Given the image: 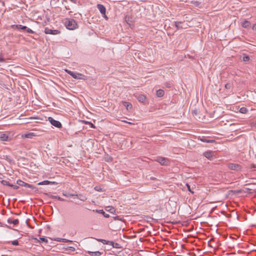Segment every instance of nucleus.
Here are the masks:
<instances>
[{
  "instance_id": "obj_39",
  "label": "nucleus",
  "mask_w": 256,
  "mask_h": 256,
  "mask_svg": "<svg viewBox=\"0 0 256 256\" xmlns=\"http://www.w3.org/2000/svg\"><path fill=\"white\" fill-rule=\"evenodd\" d=\"M12 224H14V225H16L18 224L19 221L18 219H16L14 220H12Z\"/></svg>"
},
{
  "instance_id": "obj_13",
  "label": "nucleus",
  "mask_w": 256,
  "mask_h": 256,
  "mask_svg": "<svg viewBox=\"0 0 256 256\" xmlns=\"http://www.w3.org/2000/svg\"><path fill=\"white\" fill-rule=\"evenodd\" d=\"M0 140L2 141H8L10 138L7 134H2L0 136Z\"/></svg>"
},
{
  "instance_id": "obj_51",
  "label": "nucleus",
  "mask_w": 256,
  "mask_h": 256,
  "mask_svg": "<svg viewBox=\"0 0 256 256\" xmlns=\"http://www.w3.org/2000/svg\"><path fill=\"white\" fill-rule=\"evenodd\" d=\"M192 2L196 6H198L199 4V2L197 1L196 2Z\"/></svg>"
},
{
  "instance_id": "obj_16",
  "label": "nucleus",
  "mask_w": 256,
  "mask_h": 256,
  "mask_svg": "<svg viewBox=\"0 0 256 256\" xmlns=\"http://www.w3.org/2000/svg\"><path fill=\"white\" fill-rule=\"evenodd\" d=\"M70 196H76L78 198H79L80 200L82 201H84L86 200V196H83L82 194H70Z\"/></svg>"
},
{
  "instance_id": "obj_9",
  "label": "nucleus",
  "mask_w": 256,
  "mask_h": 256,
  "mask_svg": "<svg viewBox=\"0 0 256 256\" xmlns=\"http://www.w3.org/2000/svg\"><path fill=\"white\" fill-rule=\"evenodd\" d=\"M204 156L209 160H211V158L214 156L213 152L210 150H208L204 153Z\"/></svg>"
},
{
  "instance_id": "obj_21",
  "label": "nucleus",
  "mask_w": 256,
  "mask_h": 256,
  "mask_svg": "<svg viewBox=\"0 0 256 256\" xmlns=\"http://www.w3.org/2000/svg\"><path fill=\"white\" fill-rule=\"evenodd\" d=\"M55 240H56L58 242H72V240L66 239V238H57L56 239H54Z\"/></svg>"
},
{
  "instance_id": "obj_29",
  "label": "nucleus",
  "mask_w": 256,
  "mask_h": 256,
  "mask_svg": "<svg viewBox=\"0 0 256 256\" xmlns=\"http://www.w3.org/2000/svg\"><path fill=\"white\" fill-rule=\"evenodd\" d=\"M0 182L4 186H10V184H11L5 180H2L0 181Z\"/></svg>"
},
{
  "instance_id": "obj_45",
  "label": "nucleus",
  "mask_w": 256,
  "mask_h": 256,
  "mask_svg": "<svg viewBox=\"0 0 256 256\" xmlns=\"http://www.w3.org/2000/svg\"><path fill=\"white\" fill-rule=\"evenodd\" d=\"M5 60L2 58V54H0V62H4Z\"/></svg>"
},
{
  "instance_id": "obj_23",
  "label": "nucleus",
  "mask_w": 256,
  "mask_h": 256,
  "mask_svg": "<svg viewBox=\"0 0 256 256\" xmlns=\"http://www.w3.org/2000/svg\"><path fill=\"white\" fill-rule=\"evenodd\" d=\"M60 32L58 30H50L49 29V34H60Z\"/></svg>"
},
{
  "instance_id": "obj_57",
  "label": "nucleus",
  "mask_w": 256,
  "mask_h": 256,
  "mask_svg": "<svg viewBox=\"0 0 256 256\" xmlns=\"http://www.w3.org/2000/svg\"><path fill=\"white\" fill-rule=\"evenodd\" d=\"M16 215H19L20 214H16Z\"/></svg>"
},
{
  "instance_id": "obj_31",
  "label": "nucleus",
  "mask_w": 256,
  "mask_h": 256,
  "mask_svg": "<svg viewBox=\"0 0 256 256\" xmlns=\"http://www.w3.org/2000/svg\"><path fill=\"white\" fill-rule=\"evenodd\" d=\"M198 111L197 109H195L192 110V114L194 116H197Z\"/></svg>"
},
{
  "instance_id": "obj_52",
  "label": "nucleus",
  "mask_w": 256,
  "mask_h": 256,
  "mask_svg": "<svg viewBox=\"0 0 256 256\" xmlns=\"http://www.w3.org/2000/svg\"><path fill=\"white\" fill-rule=\"evenodd\" d=\"M44 32L46 34H48V28H46L44 29Z\"/></svg>"
},
{
  "instance_id": "obj_46",
  "label": "nucleus",
  "mask_w": 256,
  "mask_h": 256,
  "mask_svg": "<svg viewBox=\"0 0 256 256\" xmlns=\"http://www.w3.org/2000/svg\"><path fill=\"white\" fill-rule=\"evenodd\" d=\"M252 126L254 128H256V120L252 122Z\"/></svg>"
},
{
  "instance_id": "obj_30",
  "label": "nucleus",
  "mask_w": 256,
  "mask_h": 256,
  "mask_svg": "<svg viewBox=\"0 0 256 256\" xmlns=\"http://www.w3.org/2000/svg\"><path fill=\"white\" fill-rule=\"evenodd\" d=\"M250 60L249 56L244 54L242 57V60L245 62H247Z\"/></svg>"
},
{
  "instance_id": "obj_59",
  "label": "nucleus",
  "mask_w": 256,
  "mask_h": 256,
  "mask_svg": "<svg viewBox=\"0 0 256 256\" xmlns=\"http://www.w3.org/2000/svg\"><path fill=\"white\" fill-rule=\"evenodd\" d=\"M1 224V222H0V224Z\"/></svg>"
},
{
  "instance_id": "obj_26",
  "label": "nucleus",
  "mask_w": 256,
  "mask_h": 256,
  "mask_svg": "<svg viewBox=\"0 0 256 256\" xmlns=\"http://www.w3.org/2000/svg\"><path fill=\"white\" fill-rule=\"evenodd\" d=\"M98 212L100 214H102L103 216H104V217H105V218H107L109 217V214H106L102 210H99L98 211Z\"/></svg>"
},
{
  "instance_id": "obj_7",
  "label": "nucleus",
  "mask_w": 256,
  "mask_h": 256,
  "mask_svg": "<svg viewBox=\"0 0 256 256\" xmlns=\"http://www.w3.org/2000/svg\"><path fill=\"white\" fill-rule=\"evenodd\" d=\"M96 7L102 15H105L106 9L104 5L102 4H98Z\"/></svg>"
},
{
  "instance_id": "obj_42",
  "label": "nucleus",
  "mask_w": 256,
  "mask_h": 256,
  "mask_svg": "<svg viewBox=\"0 0 256 256\" xmlns=\"http://www.w3.org/2000/svg\"><path fill=\"white\" fill-rule=\"evenodd\" d=\"M232 87V85L230 83H227L225 84V88L227 89H230Z\"/></svg>"
},
{
  "instance_id": "obj_3",
  "label": "nucleus",
  "mask_w": 256,
  "mask_h": 256,
  "mask_svg": "<svg viewBox=\"0 0 256 256\" xmlns=\"http://www.w3.org/2000/svg\"><path fill=\"white\" fill-rule=\"evenodd\" d=\"M228 167L230 170H234L236 171L240 170L242 168V166L240 164L234 163L228 164Z\"/></svg>"
},
{
  "instance_id": "obj_32",
  "label": "nucleus",
  "mask_w": 256,
  "mask_h": 256,
  "mask_svg": "<svg viewBox=\"0 0 256 256\" xmlns=\"http://www.w3.org/2000/svg\"><path fill=\"white\" fill-rule=\"evenodd\" d=\"M40 239L42 242H44L46 243L48 242V240L45 236L40 237Z\"/></svg>"
},
{
  "instance_id": "obj_36",
  "label": "nucleus",
  "mask_w": 256,
  "mask_h": 256,
  "mask_svg": "<svg viewBox=\"0 0 256 256\" xmlns=\"http://www.w3.org/2000/svg\"><path fill=\"white\" fill-rule=\"evenodd\" d=\"M11 244L14 246H18V240H14L13 241H12Z\"/></svg>"
},
{
  "instance_id": "obj_5",
  "label": "nucleus",
  "mask_w": 256,
  "mask_h": 256,
  "mask_svg": "<svg viewBox=\"0 0 256 256\" xmlns=\"http://www.w3.org/2000/svg\"><path fill=\"white\" fill-rule=\"evenodd\" d=\"M174 26L176 27L177 30L182 28H186L188 26V24H184V22L179 21L174 22Z\"/></svg>"
},
{
  "instance_id": "obj_48",
  "label": "nucleus",
  "mask_w": 256,
  "mask_h": 256,
  "mask_svg": "<svg viewBox=\"0 0 256 256\" xmlns=\"http://www.w3.org/2000/svg\"><path fill=\"white\" fill-rule=\"evenodd\" d=\"M252 30L256 31V24H254L252 26Z\"/></svg>"
},
{
  "instance_id": "obj_17",
  "label": "nucleus",
  "mask_w": 256,
  "mask_h": 256,
  "mask_svg": "<svg viewBox=\"0 0 256 256\" xmlns=\"http://www.w3.org/2000/svg\"><path fill=\"white\" fill-rule=\"evenodd\" d=\"M164 90L161 89H159L156 91V96L160 98L164 96Z\"/></svg>"
},
{
  "instance_id": "obj_55",
  "label": "nucleus",
  "mask_w": 256,
  "mask_h": 256,
  "mask_svg": "<svg viewBox=\"0 0 256 256\" xmlns=\"http://www.w3.org/2000/svg\"><path fill=\"white\" fill-rule=\"evenodd\" d=\"M103 17L106 20L108 19V18L107 17L106 14L105 15H103Z\"/></svg>"
},
{
  "instance_id": "obj_41",
  "label": "nucleus",
  "mask_w": 256,
  "mask_h": 256,
  "mask_svg": "<svg viewBox=\"0 0 256 256\" xmlns=\"http://www.w3.org/2000/svg\"><path fill=\"white\" fill-rule=\"evenodd\" d=\"M38 184H48V180H46L41 182H39Z\"/></svg>"
},
{
  "instance_id": "obj_54",
  "label": "nucleus",
  "mask_w": 256,
  "mask_h": 256,
  "mask_svg": "<svg viewBox=\"0 0 256 256\" xmlns=\"http://www.w3.org/2000/svg\"><path fill=\"white\" fill-rule=\"evenodd\" d=\"M123 122H124L128 123V124H133L132 123V122H127V121H125V120H124V121H123Z\"/></svg>"
},
{
  "instance_id": "obj_40",
  "label": "nucleus",
  "mask_w": 256,
  "mask_h": 256,
  "mask_svg": "<svg viewBox=\"0 0 256 256\" xmlns=\"http://www.w3.org/2000/svg\"><path fill=\"white\" fill-rule=\"evenodd\" d=\"M25 31H26L28 33L32 34L34 33V32L30 28L26 27V28L25 30Z\"/></svg>"
},
{
  "instance_id": "obj_44",
  "label": "nucleus",
  "mask_w": 256,
  "mask_h": 256,
  "mask_svg": "<svg viewBox=\"0 0 256 256\" xmlns=\"http://www.w3.org/2000/svg\"><path fill=\"white\" fill-rule=\"evenodd\" d=\"M126 22H127L128 24L129 25L130 24V17L129 16H126Z\"/></svg>"
},
{
  "instance_id": "obj_27",
  "label": "nucleus",
  "mask_w": 256,
  "mask_h": 256,
  "mask_svg": "<svg viewBox=\"0 0 256 256\" xmlns=\"http://www.w3.org/2000/svg\"><path fill=\"white\" fill-rule=\"evenodd\" d=\"M16 184L20 186H24L26 184V182L22 181V180H18L16 181Z\"/></svg>"
},
{
  "instance_id": "obj_15",
  "label": "nucleus",
  "mask_w": 256,
  "mask_h": 256,
  "mask_svg": "<svg viewBox=\"0 0 256 256\" xmlns=\"http://www.w3.org/2000/svg\"><path fill=\"white\" fill-rule=\"evenodd\" d=\"M123 105L126 107L128 110H131L132 108V104L127 102H122Z\"/></svg>"
},
{
  "instance_id": "obj_1",
  "label": "nucleus",
  "mask_w": 256,
  "mask_h": 256,
  "mask_svg": "<svg viewBox=\"0 0 256 256\" xmlns=\"http://www.w3.org/2000/svg\"><path fill=\"white\" fill-rule=\"evenodd\" d=\"M64 24L66 28L70 30H74L78 28V24L73 18L66 19Z\"/></svg>"
},
{
  "instance_id": "obj_33",
  "label": "nucleus",
  "mask_w": 256,
  "mask_h": 256,
  "mask_svg": "<svg viewBox=\"0 0 256 256\" xmlns=\"http://www.w3.org/2000/svg\"><path fill=\"white\" fill-rule=\"evenodd\" d=\"M110 245L112 246V247L114 248H120V244L118 243H115L114 242L113 244H110Z\"/></svg>"
},
{
  "instance_id": "obj_28",
  "label": "nucleus",
  "mask_w": 256,
  "mask_h": 256,
  "mask_svg": "<svg viewBox=\"0 0 256 256\" xmlns=\"http://www.w3.org/2000/svg\"><path fill=\"white\" fill-rule=\"evenodd\" d=\"M248 112V110L245 107H242L240 109V112L242 114H246Z\"/></svg>"
},
{
  "instance_id": "obj_56",
  "label": "nucleus",
  "mask_w": 256,
  "mask_h": 256,
  "mask_svg": "<svg viewBox=\"0 0 256 256\" xmlns=\"http://www.w3.org/2000/svg\"><path fill=\"white\" fill-rule=\"evenodd\" d=\"M98 188V187H97V186H96V187L94 188V189H95L96 190H98V191H100L99 188Z\"/></svg>"
},
{
  "instance_id": "obj_6",
  "label": "nucleus",
  "mask_w": 256,
  "mask_h": 256,
  "mask_svg": "<svg viewBox=\"0 0 256 256\" xmlns=\"http://www.w3.org/2000/svg\"><path fill=\"white\" fill-rule=\"evenodd\" d=\"M156 161L163 166H168L170 164L169 160L163 157H158L156 159Z\"/></svg>"
},
{
  "instance_id": "obj_4",
  "label": "nucleus",
  "mask_w": 256,
  "mask_h": 256,
  "mask_svg": "<svg viewBox=\"0 0 256 256\" xmlns=\"http://www.w3.org/2000/svg\"><path fill=\"white\" fill-rule=\"evenodd\" d=\"M49 122L50 124L58 128H62V124L61 122L58 120H54L52 118L49 116Z\"/></svg>"
},
{
  "instance_id": "obj_47",
  "label": "nucleus",
  "mask_w": 256,
  "mask_h": 256,
  "mask_svg": "<svg viewBox=\"0 0 256 256\" xmlns=\"http://www.w3.org/2000/svg\"><path fill=\"white\" fill-rule=\"evenodd\" d=\"M114 220H121V218H120V216H116L114 217Z\"/></svg>"
},
{
  "instance_id": "obj_38",
  "label": "nucleus",
  "mask_w": 256,
  "mask_h": 256,
  "mask_svg": "<svg viewBox=\"0 0 256 256\" xmlns=\"http://www.w3.org/2000/svg\"><path fill=\"white\" fill-rule=\"evenodd\" d=\"M86 124H89L91 128H95V126L91 122H86Z\"/></svg>"
},
{
  "instance_id": "obj_50",
  "label": "nucleus",
  "mask_w": 256,
  "mask_h": 256,
  "mask_svg": "<svg viewBox=\"0 0 256 256\" xmlns=\"http://www.w3.org/2000/svg\"><path fill=\"white\" fill-rule=\"evenodd\" d=\"M256 168V166L255 164H252L250 165V168Z\"/></svg>"
},
{
  "instance_id": "obj_24",
  "label": "nucleus",
  "mask_w": 256,
  "mask_h": 256,
  "mask_svg": "<svg viewBox=\"0 0 256 256\" xmlns=\"http://www.w3.org/2000/svg\"><path fill=\"white\" fill-rule=\"evenodd\" d=\"M24 187H27L32 188L34 190V192H35L38 190V189L34 187L33 185L30 184H29L26 183V184L24 186Z\"/></svg>"
},
{
  "instance_id": "obj_10",
  "label": "nucleus",
  "mask_w": 256,
  "mask_h": 256,
  "mask_svg": "<svg viewBox=\"0 0 256 256\" xmlns=\"http://www.w3.org/2000/svg\"><path fill=\"white\" fill-rule=\"evenodd\" d=\"M250 22L247 20H244L241 22L242 26L246 28H249L250 26Z\"/></svg>"
},
{
  "instance_id": "obj_2",
  "label": "nucleus",
  "mask_w": 256,
  "mask_h": 256,
  "mask_svg": "<svg viewBox=\"0 0 256 256\" xmlns=\"http://www.w3.org/2000/svg\"><path fill=\"white\" fill-rule=\"evenodd\" d=\"M66 72L68 74H70L74 78L84 79V78L83 77H84V76L82 74L73 72H72V71L68 70H66Z\"/></svg>"
},
{
  "instance_id": "obj_11",
  "label": "nucleus",
  "mask_w": 256,
  "mask_h": 256,
  "mask_svg": "<svg viewBox=\"0 0 256 256\" xmlns=\"http://www.w3.org/2000/svg\"><path fill=\"white\" fill-rule=\"evenodd\" d=\"M96 240L97 241H98V242H102L104 244H109V245H110V244H114V242H112V241L106 240H104V239L96 238Z\"/></svg>"
},
{
  "instance_id": "obj_35",
  "label": "nucleus",
  "mask_w": 256,
  "mask_h": 256,
  "mask_svg": "<svg viewBox=\"0 0 256 256\" xmlns=\"http://www.w3.org/2000/svg\"><path fill=\"white\" fill-rule=\"evenodd\" d=\"M60 182H55V181H54V180H49V185L50 184H60Z\"/></svg>"
},
{
  "instance_id": "obj_34",
  "label": "nucleus",
  "mask_w": 256,
  "mask_h": 256,
  "mask_svg": "<svg viewBox=\"0 0 256 256\" xmlns=\"http://www.w3.org/2000/svg\"><path fill=\"white\" fill-rule=\"evenodd\" d=\"M164 86L168 88H170L172 86V84L170 82H166Z\"/></svg>"
},
{
  "instance_id": "obj_8",
  "label": "nucleus",
  "mask_w": 256,
  "mask_h": 256,
  "mask_svg": "<svg viewBox=\"0 0 256 256\" xmlns=\"http://www.w3.org/2000/svg\"><path fill=\"white\" fill-rule=\"evenodd\" d=\"M11 27L12 28H15L17 29L18 30H25L26 28V26H22L20 24H13L11 26Z\"/></svg>"
},
{
  "instance_id": "obj_14",
  "label": "nucleus",
  "mask_w": 256,
  "mask_h": 256,
  "mask_svg": "<svg viewBox=\"0 0 256 256\" xmlns=\"http://www.w3.org/2000/svg\"><path fill=\"white\" fill-rule=\"evenodd\" d=\"M88 252L89 254H90L92 256H100L102 254V252H101L99 251H96V252L88 251Z\"/></svg>"
},
{
  "instance_id": "obj_25",
  "label": "nucleus",
  "mask_w": 256,
  "mask_h": 256,
  "mask_svg": "<svg viewBox=\"0 0 256 256\" xmlns=\"http://www.w3.org/2000/svg\"><path fill=\"white\" fill-rule=\"evenodd\" d=\"M106 211L110 212L112 213H113L114 212H115V210H114V208H113L112 206H106Z\"/></svg>"
},
{
  "instance_id": "obj_49",
  "label": "nucleus",
  "mask_w": 256,
  "mask_h": 256,
  "mask_svg": "<svg viewBox=\"0 0 256 256\" xmlns=\"http://www.w3.org/2000/svg\"><path fill=\"white\" fill-rule=\"evenodd\" d=\"M68 250H71L72 251H74L75 250V248L74 247H72V246H70V247H68Z\"/></svg>"
},
{
  "instance_id": "obj_58",
  "label": "nucleus",
  "mask_w": 256,
  "mask_h": 256,
  "mask_svg": "<svg viewBox=\"0 0 256 256\" xmlns=\"http://www.w3.org/2000/svg\"><path fill=\"white\" fill-rule=\"evenodd\" d=\"M172 256V255H171V256Z\"/></svg>"
},
{
  "instance_id": "obj_22",
  "label": "nucleus",
  "mask_w": 256,
  "mask_h": 256,
  "mask_svg": "<svg viewBox=\"0 0 256 256\" xmlns=\"http://www.w3.org/2000/svg\"><path fill=\"white\" fill-rule=\"evenodd\" d=\"M112 158L108 155V154H106L104 156V160L107 162H112Z\"/></svg>"
},
{
  "instance_id": "obj_20",
  "label": "nucleus",
  "mask_w": 256,
  "mask_h": 256,
  "mask_svg": "<svg viewBox=\"0 0 256 256\" xmlns=\"http://www.w3.org/2000/svg\"><path fill=\"white\" fill-rule=\"evenodd\" d=\"M35 136V134L33 132H28V134H25L24 135L22 136V137L26 138H32L33 136Z\"/></svg>"
},
{
  "instance_id": "obj_53",
  "label": "nucleus",
  "mask_w": 256,
  "mask_h": 256,
  "mask_svg": "<svg viewBox=\"0 0 256 256\" xmlns=\"http://www.w3.org/2000/svg\"><path fill=\"white\" fill-rule=\"evenodd\" d=\"M12 220H11L10 218H8V224H12Z\"/></svg>"
},
{
  "instance_id": "obj_19",
  "label": "nucleus",
  "mask_w": 256,
  "mask_h": 256,
  "mask_svg": "<svg viewBox=\"0 0 256 256\" xmlns=\"http://www.w3.org/2000/svg\"><path fill=\"white\" fill-rule=\"evenodd\" d=\"M146 219L145 220L147 222H158V220L156 219H155V218H154L150 216H146Z\"/></svg>"
},
{
  "instance_id": "obj_18",
  "label": "nucleus",
  "mask_w": 256,
  "mask_h": 256,
  "mask_svg": "<svg viewBox=\"0 0 256 256\" xmlns=\"http://www.w3.org/2000/svg\"><path fill=\"white\" fill-rule=\"evenodd\" d=\"M146 99V97L144 94H140L138 96V100L140 102H144Z\"/></svg>"
},
{
  "instance_id": "obj_12",
  "label": "nucleus",
  "mask_w": 256,
  "mask_h": 256,
  "mask_svg": "<svg viewBox=\"0 0 256 256\" xmlns=\"http://www.w3.org/2000/svg\"><path fill=\"white\" fill-rule=\"evenodd\" d=\"M199 139L201 142H204L213 143V142H215V140H214L208 139L207 138H204V137L200 138Z\"/></svg>"
},
{
  "instance_id": "obj_43",
  "label": "nucleus",
  "mask_w": 256,
  "mask_h": 256,
  "mask_svg": "<svg viewBox=\"0 0 256 256\" xmlns=\"http://www.w3.org/2000/svg\"><path fill=\"white\" fill-rule=\"evenodd\" d=\"M10 186L14 190H17V189H18L19 188L18 186L16 185H14V184H10Z\"/></svg>"
},
{
  "instance_id": "obj_37",
  "label": "nucleus",
  "mask_w": 256,
  "mask_h": 256,
  "mask_svg": "<svg viewBox=\"0 0 256 256\" xmlns=\"http://www.w3.org/2000/svg\"><path fill=\"white\" fill-rule=\"evenodd\" d=\"M186 187H187V188H188V190L190 192H191V193H192V194H194V192L193 191H192V190H191V188H190V185L188 184H186Z\"/></svg>"
}]
</instances>
